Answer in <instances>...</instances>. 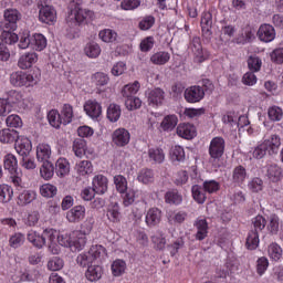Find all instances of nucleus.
Here are the masks:
<instances>
[{"instance_id": "nucleus-1", "label": "nucleus", "mask_w": 283, "mask_h": 283, "mask_svg": "<svg viewBox=\"0 0 283 283\" xmlns=\"http://www.w3.org/2000/svg\"><path fill=\"white\" fill-rule=\"evenodd\" d=\"M27 240L35 247V249H43L45 245V241L49 240V251L53 255H59L61 252V248L56 244V230L54 229H45L42 234L30 230L27 234Z\"/></svg>"}, {"instance_id": "nucleus-2", "label": "nucleus", "mask_w": 283, "mask_h": 283, "mask_svg": "<svg viewBox=\"0 0 283 283\" xmlns=\"http://www.w3.org/2000/svg\"><path fill=\"white\" fill-rule=\"evenodd\" d=\"M85 19H94V12L83 9V0H71L69 3V14L66 17V23L70 28H76V25L83 23Z\"/></svg>"}, {"instance_id": "nucleus-3", "label": "nucleus", "mask_w": 283, "mask_h": 283, "mask_svg": "<svg viewBox=\"0 0 283 283\" xmlns=\"http://www.w3.org/2000/svg\"><path fill=\"white\" fill-rule=\"evenodd\" d=\"M3 167L10 174V180L14 185V187H21L23 180L21 177L23 174L19 170V163L17 161V157L12 154H7L3 157Z\"/></svg>"}, {"instance_id": "nucleus-4", "label": "nucleus", "mask_w": 283, "mask_h": 283, "mask_svg": "<svg viewBox=\"0 0 283 283\" xmlns=\"http://www.w3.org/2000/svg\"><path fill=\"white\" fill-rule=\"evenodd\" d=\"M10 83L14 87H32L39 83V74H31L23 71L11 73Z\"/></svg>"}, {"instance_id": "nucleus-5", "label": "nucleus", "mask_w": 283, "mask_h": 283, "mask_svg": "<svg viewBox=\"0 0 283 283\" xmlns=\"http://www.w3.org/2000/svg\"><path fill=\"white\" fill-rule=\"evenodd\" d=\"M4 20L0 22V30H17V23L21 21V12L17 9H6Z\"/></svg>"}, {"instance_id": "nucleus-6", "label": "nucleus", "mask_w": 283, "mask_h": 283, "mask_svg": "<svg viewBox=\"0 0 283 283\" xmlns=\"http://www.w3.org/2000/svg\"><path fill=\"white\" fill-rule=\"evenodd\" d=\"M224 138L222 137H214L210 142L209 146V156L210 163H218L220 158L224 155Z\"/></svg>"}, {"instance_id": "nucleus-7", "label": "nucleus", "mask_w": 283, "mask_h": 283, "mask_svg": "<svg viewBox=\"0 0 283 283\" xmlns=\"http://www.w3.org/2000/svg\"><path fill=\"white\" fill-rule=\"evenodd\" d=\"M188 50L192 52L195 61L197 63H202L203 61H207V59H209V53H207V51L202 49V42L200 41L199 36H193L190 40Z\"/></svg>"}, {"instance_id": "nucleus-8", "label": "nucleus", "mask_w": 283, "mask_h": 283, "mask_svg": "<svg viewBox=\"0 0 283 283\" xmlns=\"http://www.w3.org/2000/svg\"><path fill=\"white\" fill-rule=\"evenodd\" d=\"M87 244V235L76 230L70 234V249L71 251H83Z\"/></svg>"}, {"instance_id": "nucleus-9", "label": "nucleus", "mask_w": 283, "mask_h": 283, "mask_svg": "<svg viewBox=\"0 0 283 283\" xmlns=\"http://www.w3.org/2000/svg\"><path fill=\"white\" fill-rule=\"evenodd\" d=\"M129 140H132V135L125 128H117L112 134V143L115 147H126L129 145Z\"/></svg>"}, {"instance_id": "nucleus-10", "label": "nucleus", "mask_w": 283, "mask_h": 283, "mask_svg": "<svg viewBox=\"0 0 283 283\" xmlns=\"http://www.w3.org/2000/svg\"><path fill=\"white\" fill-rule=\"evenodd\" d=\"M39 20L48 25L56 23V9L50 4L41 6L39 10Z\"/></svg>"}, {"instance_id": "nucleus-11", "label": "nucleus", "mask_w": 283, "mask_h": 283, "mask_svg": "<svg viewBox=\"0 0 283 283\" xmlns=\"http://www.w3.org/2000/svg\"><path fill=\"white\" fill-rule=\"evenodd\" d=\"M148 105L160 107L165 103V91L160 87L151 88L146 92Z\"/></svg>"}, {"instance_id": "nucleus-12", "label": "nucleus", "mask_w": 283, "mask_h": 283, "mask_svg": "<svg viewBox=\"0 0 283 283\" xmlns=\"http://www.w3.org/2000/svg\"><path fill=\"white\" fill-rule=\"evenodd\" d=\"M184 97L187 103H200L205 98V88L201 86H190L185 90Z\"/></svg>"}, {"instance_id": "nucleus-13", "label": "nucleus", "mask_w": 283, "mask_h": 283, "mask_svg": "<svg viewBox=\"0 0 283 283\" xmlns=\"http://www.w3.org/2000/svg\"><path fill=\"white\" fill-rule=\"evenodd\" d=\"M256 35L263 43H271V41H275V28L271 24H261Z\"/></svg>"}, {"instance_id": "nucleus-14", "label": "nucleus", "mask_w": 283, "mask_h": 283, "mask_svg": "<svg viewBox=\"0 0 283 283\" xmlns=\"http://www.w3.org/2000/svg\"><path fill=\"white\" fill-rule=\"evenodd\" d=\"M84 112L90 118H99L101 114H103V106L96 99H88L84 104Z\"/></svg>"}, {"instance_id": "nucleus-15", "label": "nucleus", "mask_w": 283, "mask_h": 283, "mask_svg": "<svg viewBox=\"0 0 283 283\" xmlns=\"http://www.w3.org/2000/svg\"><path fill=\"white\" fill-rule=\"evenodd\" d=\"M38 61L39 55L35 52H28L19 57L18 67H20V70H30Z\"/></svg>"}, {"instance_id": "nucleus-16", "label": "nucleus", "mask_w": 283, "mask_h": 283, "mask_svg": "<svg viewBox=\"0 0 283 283\" xmlns=\"http://www.w3.org/2000/svg\"><path fill=\"white\" fill-rule=\"evenodd\" d=\"M7 101L9 102V105H17L20 109H25V107H28L23 93L19 91H9L7 93Z\"/></svg>"}, {"instance_id": "nucleus-17", "label": "nucleus", "mask_w": 283, "mask_h": 283, "mask_svg": "<svg viewBox=\"0 0 283 283\" xmlns=\"http://www.w3.org/2000/svg\"><path fill=\"white\" fill-rule=\"evenodd\" d=\"M85 218V208L83 206H74L71 210L66 212V220L69 222L76 224Z\"/></svg>"}, {"instance_id": "nucleus-18", "label": "nucleus", "mask_w": 283, "mask_h": 283, "mask_svg": "<svg viewBox=\"0 0 283 283\" xmlns=\"http://www.w3.org/2000/svg\"><path fill=\"white\" fill-rule=\"evenodd\" d=\"M177 135L186 140L196 138V127L191 124H179L177 126Z\"/></svg>"}, {"instance_id": "nucleus-19", "label": "nucleus", "mask_w": 283, "mask_h": 283, "mask_svg": "<svg viewBox=\"0 0 283 283\" xmlns=\"http://www.w3.org/2000/svg\"><path fill=\"white\" fill-rule=\"evenodd\" d=\"M15 150L19 156H29L30 151H32V142L28 137H18L15 139Z\"/></svg>"}, {"instance_id": "nucleus-20", "label": "nucleus", "mask_w": 283, "mask_h": 283, "mask_svg": "<svg viewBox=\"0 0 283 283\" xmlns=\"http://www.w3.org/2000/svg\"><path fill=\"white\" fill-rule=\"evenodd\" d=\"M263 145L270 156H274L280 151V146L282 145V142L280 139V136L272 135L270 139H265L263 142Z\"/></svg>"}, {"instance_id": "nucleus-21", "label": "nucleus", "mask_w": 283, "mask_h": 283, "mask_svg": "<svg viewBox=\"0 0 283 283\" xmlns=\"http://www.w3.org/2000/svg\"><path fill=\"white\" fill-rule=\"evenodd\" d=\"M108 180L107 177L103 175H97L93 178V190L95 193L103 196L107 191Z\"/></svg>"}, {"instance_id": "nucleus-22", "label": "nucleus", "mask_w": 283, "mask_h": 283, "mask_svg": "<svg viewBox=\"0 0 283 283\" xmlns=\"http://www.w3.org/2000/svg\"><path fill=\"white\" fill-rule=\"evenodd\" d=\"M161 219L163 212L158 208H151L146 213V224L148 227H156V224H160Z\"/></svg>"}, {"instance_id": "nucleus-23", "label": "nucleus", "mask_w": 283, "mask_h": 283, "mask_svg": "<svg viewBox=\"0 0 283 283\" xmlns=\"http://www.w3.org/2000/svg\"><path fill=\"white\" fill-rule=\"evenodd\" d=\"M149 163L154 165H163L165 163V150L159 147H153L148 149Z\"/></svg>"}, {"instance_id": "nucleus-24", "label": "nucleus", "mask_w": 283, "mask_h": 283, "mask_svg": "<svg viewBox=\"0 0 283 283\" xmlns=\"http://www.w3.org/2000/svg\"><path fill=\"white\" fill-rule=\"evenodd\" d=\"M52 156V148L48 144H40L36 147V159L39 163H49Z\"/></svg>"}, {"instance_id": "nucleus-25", "label": "nucleus", "mask_w": 283, "mask_h": 283, "mask_svg": "<svg viewBox=\"0 0 283 283\" xmlns=\"http://www.w3.org/2000/svg\"><path fill=\"white\" fill-rule=\"evenodd\" d=\"M88 282H98L103 277V268L101 265H90L85 272Z\"/></svg>"}, {"instance_id": "nucleus-26", "label": "nucleus", "mask_w": 283, "mask_h": 283, "mask_svg": "<svg viewBox=\"0 0 283 283\" xmlns=\"http://www.w3.org/2000/svg\"><path fill=\"white\" fill-rule=\"evenodd\" d=\"M31 48L38 52L45 50V48H48V39L41 33L31 35Z\"/></svg>"}, {"instance_id": "nucleus-27", "label": "nucleus", "mask_w": 283, "mask_h": 283, "mask_svg": "<svg viewBox=\"0 0 283 283\" xmlns=\"http://www.w3.org/2000/svg\"><path fill=\"white\" fill-rule=\"evenodd\" d=\"M19 138V132L10 128H4L0 130V143L10 144L17 143Z\"/></svg>"}, {"instance_id": "nucleus-28", "label": "nucleus", "mask_w": 283, "mask_h": 283, "mask_svg": "<svg viewBox=\"0 0 283 283\" xmlns=\"http://www.w3.org/2000/svg\"><path fill=\"white\" fill-rule=\"evenodd\" d=\"M195 227L197 229L196 240H205L207 233H209V223H207V219H197Z\"/></svg>"}, {"instance_id": "nucleus-29", "label": "nucleus", "mask_w": 283, "mask_h": 283, "mask_svg": "<svg viewBox=\"0 0 283 283\" xmlns=\"http://www.w3.org/2000/svg\"><path fill=\"white\" fill-rule=\"evenodd\" d=\"M88 253L93 259V262H102V260H105V258H107V250L103 245H93L88 250Z\"/></svg>"}, {"instance_id": "nucleus-30", "label": "nucleus", "mask_w": 283, "mask_h": 283, "mask_svg": "<svg viewBox=\"0 0 283 283\" xmlns=\"http://www.w3.org/2000/svg\"><path fill=\"white\" fill-rule=\"evenodd\" d=\"M55 174L59 178H65L70 174V161L65 158H59L55 163Z\"/></svg>"}, {"instance_id": "nucleus-31", "label": "nucleus", "mask_w": 283, "mask_h": 283, "mask_svg": "<svg viewBox=\"0 0 283 283\" xmlns=\"http://www.w3.org/2000/svg\"><path fill=\"white\" fill-rule=\"evenodd\" d=\"M249 178V174L247 172V168L243 166H237L232 171V182L235 185H242L244 180Z\"/></svg>"}, {"instance_id": "nucleus-32", "label": "nucleus", "mask_w": 283, "mask_h": 283, "mask_svg": "<svg viewBox=\"0 0 283 283\" xmlns=\"http://www.w3.org/2000/svg\"><path fill=\"white\" fill-rule=\"evenodd\" d=\"M36 200V192L32 190H23L18 197V205L20 207H25V205H30Z\"/></svg>"}, {"instance_id": "nucleus-33", "label": "nucleus", "mask_w": 283, "mask_h": 283, "mask_svg": "<svg viewBox=\"0 0 283 283\" xmlns=\"http://www.w3.org/2000/svg\"><path fill=\"white\" fill-rule=\"evenodd\" d=\"M268 178L271 182H280L282 180V168L277 164L268 166Z\"/></svg>"}, {"instance_id": "nucleus-34", "label": "nucleus", "mask_w": 283, "mask_h": 283, "mask_svg": "<svg viewBox=\"0 0 283 283\" xmlns=\"http://www.w3.org/2000/svg\"><path fill=\"white\" fill-rule=\"evenodd\" d=\"M191 193L193 200L198 202V205H205V201L207 200V191L205 190L203 186L195 185L191 188Z\"/></svg>"}, {"instance_id": "nucleus-35", "label": "nucleus", "mask_w": 283, "mask_h": 283, "mask_svg": "<svg viewBox=\"0 0 283 283\" xmlns=\"http://www.w3.org/2000/svg\"><path fill=\"white\" fill-rule=\"evenodd\" d=\"M91 80L96 87H105L109 83V75L107 73L96 72L91 76Z\"/></svg>"}, {"instance_id": "nucleus-36", "label": "nucleus", "mask_w": 283, "mask_h": 283, "mask_svg": "<svg viewBox=\"0 0 283 283\" xmlns=\"http://www.w3.org/2000/svg\"><path fill=\"white\" fill-rule=\"evenodd\" d=\"M247 249L250 251H255L258 247H260V234L259 232H253L251 230L248 234L247 242H245Z\"/></svg>"}, {"instance_id": "nucleus-37", "label": "nucleus", "mask_w": 283, "mask_h": 283, "mask_svg": "<svg viewBox=\"0 0 283 283\" xmlns=\"http://www.w3.org/2000/svg\"><path fill=\"white\" fill-rule=\"evenodd\" d=\"M169 59H171L169 53L160 51V52L154 53L150 56V62L154 65H165L166 63H169Z\"/></svg>"}, {"instance_id": "nucleus-38", "label": "nucleus", "mask_w": 283, "mask_h": 283, "mask_svg": "<svg viewBox=\"0 0 283 283\" xmlns=\"http://www.w3.org/2000/svg\"><path fill=\"white\" fill-rule=\"evenodd\" d=\"M48 120L51 127H54L55 129H59L61 125H63V118L61 117V114H59V111L56 109H51L48 113Z\"/></svg>"}, {"instance_id": "nucleus-39", "label": "nucleus", "mask_w": 283, "mask_h": 283, "mask_svg": "<svg viewBox=\"0 0 283 283\" xmlns=\"http://www.w3.org/2000/svg\"><path fill=\"white\" fill-rule=\"evenodd\" d=\"M84 53L86 56H88V59H96L101 56V46L98 43L90 42L85 45Z\"/></svg>"}, {"instance_id": "nucleus-40", "label": "nucleus", "mask_w": 283, "mask_h": 283, "mask_svg": "<svg viewBox=\"0 0 283 283\" xmlns=\"http://www.w3.org/2000/svg\"><path fill=\"white\" fill-rule=\"evenodd\" d=\"M138 90H140V83L138 81H135L133 84H127L122 90V95L124 98H130L135 94H138Z\"/></svg>"}, {"instance_id": "nucleus-41", "label": "nucleus", "mask_w": 283, "mask_h": 283, "mask_svg": "<svg viewBox=\"0 0 283 283\" xmlns=\"http://www.w3.org/2000/svg\"><path fill=\"white\" fill-rule=\"evenodd\" d=\"M98 36L104 43H114L118 39V33L111 29H104L99 31Z\"/></svg>"}, {"instance_id": "nucleus-42", "label": "nucleus", "mask_w": 283, "mask_h": 283, "mask_svg": "<svg viewBox=\"0 0 283 283\" xmlns=\"http://www.w3.org/2000/svg\"><path fill=\"white\" fill-rule=\"evenodd\" d=\"M151 242L153 244H155L158 251H163V249H165L167 244V239H165V234L163 233V231L157 230L151 237Z\"/></svg>"}, {"instance_id": "nucleus-43", "label": "nucleus", "mask_w": 283, "mask_h": 283, "mask_svg": "<svg viewBox=\"0 0 283 283\" xmlns=\"http://www.w3.org/2000/svg\"><path fill=\"white\" fill-rule=\"evenodd\" d=\"M176 125H178V116L176 115H167L161 122L164 132H171L176 128Z\"/></svg>"}, {"instance_id": "nucleus-44", "label": "nucleus", "mask_w": 283, "mask_h": 283, "mask_svg": "<svg viewBox=\"0 0 283 283\" xmlns=\"http://www.w3.org/2000/svg\"><path fill=\"white\" fill-rule=\"evenodd\" d=\"M63 125H69L72 123V118H74V108L70 104H64L61 111Z\"/></svg>"}, {"instance_id": "nucleus-45", "label": "nucleus", "mask_w": 283, "mask_h": 283, "mask_svg": "<svg viewBox=\"0 0 283 283\" xmlns=\"http://www.w3.org/2000/svg\"><path fill=\"white\" fill-rule=\"evenodd\" d=\"M0 39L2 43H6L7 45H14V43L19 41V35L13 33L12 30H2Z\"/></svg>"}, {"instance_id": "nucleus-46", "label": "nucleus", "mask_w": 283, "mask_h": 283, "mask_svg": "<svg viewBox=\"0 0 283 283\" xmlns=\"http://www.w3.org/2000/svg\"><path fill=\"white\" fill-rule=\"evenodd\" d=\"M137 180L143 182V185H151L154 182V170L151 169H142L137 176Z\"/></svg>"}, {"instance_id": "nucleus-47", "label": "nucleus", "mask_w": 283, "mask_h": 283, "mask_svg": "<svg viewBox=\"0 0 283 283\" xmlns=\"http://www.w3.org/2000/svg\"><path fill=\"white\" fill-rule=\"evenodd\" d=\"M86 147L85 139L77 138L73 142V151L77 158H83Z\"/></svg>"}, {"instance_id": "nucleus-48", "label": "nucleus", "mask_w": 283, "mask_h": 283, "mask_svg": "<svg viewBox=\"0 0 283 283\" xmlns=\"http://www.w3.org/2000/svg\"><path fill=\"white\" fill-rule=\"evenodd\" d=\"M40 174L44 180H50L54 176V165L50 161H42Z\"/></svg>"}, {"instance_id": "nucleus-49", "label": "nucleus", "mask_w": 283, "mask_h": 283, "mask_svg": "<svg viewBox=\"0 0 283 283\" xmlns=\"http://www.w3.org/2000/svg\"><path fill=\"white\" fill-rule=\"evenodd\" d=\"M75 169L80 176H87L88 174H92V171H94V169L92 168V163L90 160L80 161L76 165Z\"/></svg>"}, {"instance_id": "nucleus-50", "label": "nucleus", "mask_w": 283, "mask_h": 283, "mask_svg": "<svg viewBox=\"0 0 283 283\" xmlns=\"http://www.w3.org/2000/svg\"><path fill=\"white\" fill-rule=\"evenodd\" d=\"M107 118L111 123L118 122V118H120V106L111 104L107 108Z\"/></svg>"}, {"instance_id": "nucleus-51", "label": "nucleus", "mask_w": 283, "mask_h": 283, "mask_svg": "<svg viewBox=\"0 0 283 283\" xmlns=\"http://www.w3.org/2000/svg\"><path fill=\"white\" fill-rule=\"evenodd\" d=\"M14 196V190L8 185H0V200L2 202H10Z\"/></svg>"}, {"instance_id": "nucleus-52", "label": "nucleus", "mask_w": 283, "mask_h": 283, "mask_svg": "<svg viewBox=\"0 0 283 283\" xmlns=\"http://www.w3.org/2000/svg\"><path fill=\"white\" fill-rule=\"evenodd\" d=\"M170 158L174 163H182L186 158L185 148L182 146H175L170 150Z\"/></svg>"}, {"instance_id": "nucleus-53", "label": "nucleus", "mask_w": 283, "mask_h": 283, "mask_svg": "<svg viewBox=\"0 0 283 283\" xmlns=\"http://www.w3.org/2000/svg\"><path fill=\"white\" fill-rule=\"evenodd\" d=\"M107 218L111 222H120V207H118V203H113L108 208Z\"/></svg>"}, {"instance_id": "nucleus-54", "label": "nucleus", "mask_w": 283, "mask_h": 283, "mask_svg": "<svg viewBox=\"0 0 283 283\" xmlns=\"http://www.w3.org/2000/svg\"><path fill=\"white\" fill-rule=\"evenodd\" d=\"M268 255L271 258V260L277 262V260L282 258V248L277 243H271L268 247Z\"/></svg>"}, {"instance_id": "nucleus-55", "label": "nucleus", "mask_w": 283, "mask_h": 283, "mask_svg": "<svg viewBox=\"0 0 283 283\" xmlns=\"http://www.w3.org/2000/svg\"><path fill=\"white\" fill-rule=\"evenodd\" d=\"M76 262L78 266L85 269V266H90V264H93L94 259L92 258V254H90V252H84L77 255Z\"/></svg>"}, {"instance_id": "nucleus-56", "label": "nucleus", "mask_w": 283, "mask_h": 283, "mask_svg": "<svg viewBox=\"0 0 283 283\" xmlns=\"http://www.w3.org/2000/svg\"><path fill=\"white\" fill-rule=\"evenodd\" d=\"M125 269H127V264L123 260H116L112 264V273L115 277L123 275V273H125Z\"/></svg>"}, {"instance_id": "nucleus-57", "label": "nucleus", "mask_w": 283, "mask_h": 283, "mask_svg": "<svg viewBox=\"0 0 283 283\" xmlns=\"http://www.w3.org/2000/svg\"><path fill=\"white\" fill-rule=\"evenodd\" d=\"M165 201L168 205H180L182 202V196L178 191L172 190L165 195Z\"/></svg>"}, {"instance_id": "nucleus-58", "label": "nucleus", "mask_w": 283, "mask_h": 283, "mask_svg": "<svg viewBox=\"0 0 283 283\" xmlns=\"http://www.w3.org/2000/svg\"><path fill=\"white\" fill-rule=\"evenodd\" d=\"M114 185L119 193H125V191H127V179L123 175L114 177Z\"/></svg>"}, {"instance_id": "nucleus-59", "label": "nucleus", "mask_w": 283, "mask_h": 283, "mask_svg": "<svg viewBox=\"0 0 283 283\" xmlns=\"http://www.w3.org/2000/svg\"><path fill=\"white\" fill-rule=\"evenodd\" d=\"M266 146L262 144L258 145L256 147L252 148L250 150V156H252V158H255L256 160H261V158H264L266 156Z\"/></svg>"}, {"instance_id": "nucleus-60", "label": "nucleus", "mask_w": 283, "mask_h": 283, "mask_svg": "<svg viewBox=\"0 0 283 283\" xmlns=\"http://www.w3.org/2000/svg\"><path fill=\"white\" fill-rule=\"evenodd\" d=\"M248 67L251 72H260L262 69V60L256 55H251L248 59Z\"/></svg>"}, {"instance_id": "nucleus-61", "label": "nucleus", "mask_w": 283, "mask_h": 283, "mask_svg": "<svg viewBox=\"0 0 283 283\" xmlns=\"http://www.w3.org/2000/svg\"><path fill=\"white\" fill-rule=\"evenodd\" d=\"M40 193L43 196V198H54L56 188L51 184H45L40 187Z\"/></svg>"}, {"instance_id": "nucleus-62", "label": "nucleus", "mask_w": 283, "mask_h": 283, "mask_svg": "<svg viewBox=\"0 0 283 283\" xmlns=\"http://www.w3.org/2000/svg\"><path fill=\"white\" fill-rule=\"evenodd\" d=\"M252 231L260 233L266 227V219L262 216H256L255 218L252 219Z\"/></svg>"}, {"instance_id": "nucleus-63", "label": "nucleus", "mask_w": 283, "mask_h": 283, "mask_svg": "<svg viewBox=\"0 0 283 283\" xmlns=\"http://www.w3.org/2000/svg\"><path fill=\"white\" fill-rule=\"evenodd\" d=\"M268 116L270 120H273V122L282 120L283 112L280 108V106H271L268 109Z\"/></svg>"}, {"instance_id": "nucleus-64", "label": "nucleus", "mask_w": 283, "mask_h": 283, "mask_svg": "<svg viewBox=\"0 0 283 283\" xmlns=\"http://www.w3.org/2000/svg\"><path fill=\"white\" fill-rule=\"evenodd\" d=\"M270 59H271L272 63L282 65L283 64V48L273 50V52L270 54Z\"/></svg>"}]
</instances>
